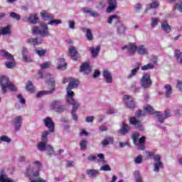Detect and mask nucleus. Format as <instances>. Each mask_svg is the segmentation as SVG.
<instances>
[{
	"instance_id": "37998d69",
	"label": "nucleus",
	"mask_w": 182,
	"mask_h": 182,
	"mask_svg": "<svg viewBox=\"0 0 182 182\" xmlns=\"http://www.w3.org/2000/svg\"><path fill=\"white\" fill-rule=\"evenodd\" d=\"M159 2L157 1H154L150 4H148L146 6V10L145 11V14H147V11H149V9H153L154 8H157V6H159Z\"/></svg>"
},
{
	"instance_id": "8fccbe9b",
	"label": "nucleus",
	"mask_w": 182,
	"mask_h": 182,
	"mask_svg": "<svg viewBox=\"0 0 182 182\" xmlns=\"http://www.w3.org/2000/svg\"><path fill=\"white\" fill-rule=\"evenodd\" d=\"M134 174L135 176L136 182H143L141 180V175H140V172L139 171H136Z\"/></svg>"
},
{
	"instance_id": "4c0bfd02",
	"label": "nucleus",
	"mask_w": 182,
	"mask_h": 182,
	"mask_svg": "<svg viewBox=\"0 0 182 182\" xmlns=\"http://www.w3.org/2000/svg\"><path fill=\"white\" fill-rule=\"evenodd\" d=\"M129 130H130V127H129L126 123L122 122L121 129L119 130V133L125 134V133H129Z\"/></svg>"
},
{
	"instance_id": "9d476101",
	"label": "nucleus",
	"mask_w": 182,
	"mask_h": 182,
	"mask_svg": "<svg viewBox=\"0 0 182 182\" xmlns=\"http://www.w3.org/2000/svg\"><path fill=\"white\" fill-rule=\"evenodd\" d=\"M68 105H71L73 106V109L71 114L73 116V120L75 122H77V115L76 114V112L77 109H79V106H80V103L76 100H70V101H66Z\"/></svg>"
},
{
	"instance_id": "ea45409f",
	"label": "nucleus",
	"mask_w": 182,
	"mask_h": 182,
	"mask_svg": "<svg viewBox=\"0 0 182 182\" xmlns=\"http://www.w3.org/2000/svg\"><path fill=\"white\" fill-rule=\"evenodd\" d=\"M115 27H117V31L119 34H123L126 32V27L123 23H119Z\"/></svg>"
},
{
	"instance_id": "6ab92c4d",
	"label": "nucleus",
	"mask_w": 182,
	"mask_h": 182,
	"mask_svg": "<svg viewBox=\"0 0 182 182\" xmlns=\"http://www.w3.org/2000/svg\"><path fill=\"white\" fill-rule=\"evenodd\" d=\"M102 76L106 83H113V75L110 71L108 70H104L102 72Z\"/></svg>"
},
{
	"instance_id": "7ed1b4c3",
	"label": "nucleus",
	"mask_w": 182,
	"mask_h": 182,
	"mask_svg": "<svg viewBox=\"0 0 182 182\" xmlns=\"http://www.w3.org/2000/svg\"><path fill=\"white\" fill-rule=\"evenodd\" d=\"M0 86L3 93H6L8 90L10 92H16V86L9 82V78L5 75H0Z\"/></svg>"
},
{
	"instance_id": "2eb2a0df",
	"label": "nucleus",
	"mask_w": 182,
	"mask_h": 182,
	"mask_svg": "<svg viewBox=\"0 0 182 182\" xmlns=\"http://www.w3.org/2000/svg\"><path fill=\"white\" fill-rule=\"evenodd\" d=\"M97 157L99 158L97 159ZM88 161H97L98 163H105V155L103 154H99L97 156L95 155H90L87 157Z\"/></svg>"
},
{
	"instance_id": "b1692460",
	"label": "nucleus",
	"mask_w": 182,
	"mask_h": 182,
	"mask_svg": "<svg viewBox=\"0 0 182 182\" xmlns=\"http://www.w3.org/2000/svg\"><path fill=\"white\" fill-rule=\"evenodd\" d=\"M21 53L23 55V60H24V62H32V59L31 58V56H29L28 49L26 47L22 48Z\"/></svg>"
},
{
	"instance_id": "338daca9",
	"label": "nucleus",
	"mask_w": 182,
	"mask_h": 182,
	"mask_svg": "<svg viewBox=\"0 0 182 182\" xmlns=\"http://www.w3.org/2000/svg\"><path fill=\"white\" fill-rule=\"evenodd\" d=\"M151 62H152L153 65H157V56L151 55Z\"/></svg>"
},
{
	"instance_id": "c03bdc74",
	"label": "nucleus",
	"mask_w": 182,
	"mask_h": 182,
	"mask_svg": "<svg viewBox=\"0 0 182 182\" xmlns=\"http://www.w3.org/2000/svg\"><path fill=\"white\" fill-rule=\"evenodd\" d=\"M28 21L33 24L38 23V21H39V18L36 16L35 14H31L28 17Z\"/></svg>"
},
{
	"instance_id": "e433bc0d",
	"label": "nucleus",
	"mask_w": 182,
	"mask_h": 182,
	"mask_svg": "<svg viewBox=\"0 0 182 182\" xmlns=\"http://www.w3.org/2000/svg\"><path fill=\"white\" fill-rule=\"evenodd\" d=\"M58 62L59 63L58 65V69H59V70H65L66 69V66L68 65V64L65 63V58H59Z\"/></svg>"
},
{
	"instance_id": "a19ab883",
	"label": "nucleus",
	"mask_w": 182,
	"mask_h": 182,
	"mask_svg": "<svg viewBox=\"0 0 182 182\" xmlns=\"http://www.w3.org/2000/svg\"><path fill=\"white\" fill-rule=\"evenodd\" d=\"M165 87V97H169L172 93L171 85L167 84L164 86Z\"/></svg>"
},
{
	"instance_id": "4d7b16f0",
	"label": "nucleus",
	"mask_w": 182,
	"mask_h": 182,
	"mask_svg": "<svg viewBox=\"0 0 182 182\" xmlns=\"http://www.w3.org/2000/svg\"><path fill=\"white\" fill-rule=\"evenodd\" d=\"M0 141H4L5 143H9L11 141V138L8 136L3 135L0 137Z\"/></svg>"
},
{
	"instance_id": "4be33fe9",
	"label": "nucleus",
	"mask_w": 182,
	"mask_h": 182,
	"mask_svg": "<svg viewBox=\"0 0 182 182\" xmlns=\"http://www.w3.org/2000/svg\"><path fill=\"white\" fill-rule=\"evenodd\" d=\"M0 182H15V181L8 177L4 169L0 170Z\"/></svg>"
},
{
	"instance_id": "f3484780",
	"label": "nucleus",
	"mask_w": 182,
	"mask_h": 182,
	"mask_svg": "<svg viewBox=\"0 0 182 182\" xmlns=\"http://www.w3.org/2000/svg\"><path fill=\"white\" fill-rule=\"evenodd\" d=\"M22 117L18 116L14 118L13 119V124L15 127L16 132H19L21 127H22Z\"/></svg>"
},
{
	"instance_id": "4468645a",
	"label": "nucleus",
	"mask_w": 182,
	"mask_h": 182,
	"mask_svg": "<svg viewBox=\"0 0 182 182\" xmlns=\"http://www.w3.org/2000/svg\"><path fill=\"white\" fill-rule=\"evenodd\" d=\"M108 6L106 9L107 14H112L114 11L117 9V0H108Z\"/></svg>"
},
{
	"instance_id": "c85d7f7f",
	"label": "nucleus",
	"mask_w": 182,
	"mask_h": 182,
	"mask_svg": "<svg viewBox=\"0 0 182 182\" xmlns=\"http://www.w3.org/2000/svg\"><path fill=\"white\" fill-rule=\"evenodd\" d=\"M136 52L139 55H149V50L144 46H136Z\"/></svg>"
},
{
	"instance_id": "e2e57ef3",
	"label": "nucleus",
	"mask_w": 182,
	"mask_h": 182,
	"mask_svg": "<svg viewBox=\"0 0 182 182\" xmlns=\"http://www.w3.org/2000/svg\"><path fill=\"white\" fill-rule=\"evenodd\" d=\"M17 98L18 99V102H20L21 105H25V103H26V101L24 100L23 97H22V95H17Z\"/></svg>"
},
{
	"instance_id": "f03ea898",
	"label": "nucleus",
	"mask_w": 182,
	"mask_h": 182,
	"mask_svg": "<svg viewBox=\"0 0 182 182\" xmlns=\"http://www.w3.org/2000/svg\"><path fill=\"white\" fill-rule=\"evenodd\" d=\"M32 33L33 35H39L40 36H42V38H49V36H50L49 27L48 26V24L45 23H40V27H33Z\"/></svg>"
},
{
	"instance_id": "3c124183",
	"label": "nucleus",
	"mask_w": 182,
	"mask_h": 182,
	"mask_svg": "<svg viewBox=\"0 0 182 182\" xmlns=\"http://www.w3.org/2000/svg\"><path fill=\"white\" fill-rule=\"evenodd\" d=\"M36 53L41 57L45 56L46 55V50L43 49H36Z\"/></svg>"
},
{
	"instance_id": "393cba45",
	"label": "nucleus",
	"mask_w": 182,
	"mask_h": 182,
	"mask_svg": "<svg viewBox=\"0 0 182 182\" xmlns=\"http://www.w3.org/2000/svg\"><path fill=\"white\" fill-rule=\"evenodd\" d=\"M68 53L70 56H71L72 59H73V60H77V58H79V53H77V50H76V48L70 47Z\"/></svg>"
},
{
	"instance_id": "aec40b11",
	"label": "nucleus",
	"mask_w": 182,
	"mask_h": 182,
	"mask_svg": "<svg viewBox=\"0 0 182 182\" xmlns=\"http://www.w3.org/2000/svg\"><path fill=\"white\" fill-rule=\"evenodd\" d=\"M107 23L111 25L114 23V26L119 25L122 21H120V18L117 15H111L107 19Z\"/></svg>"
},
{
	"instance_id": "473e14b6",
	"label": "nucleus",
	"mask_w": 182,
	"mask_h": 182,
	"mask_svg": "<svg viewBox=\"0 0 182 182\" xmlns=\"http://www.w3.org/2000/svg\"><path fill=\"white\" fill-rule=\"evenodd\" d=\"M82 11H83L84 14H89V16H92V18H99V16H100L99 13L92 11L89 8H84V9H82Z\"/></svg>"
},
{
	"instance_id": "052dcab7",
	"label": "nucleus",
	"mask_w": 182,
	"mask_h": 182,
	"mask_svg": "<svg viewBox=\"0 0 182 182\" xmlns=\"http://www.w3.org/2000/svg\"><path fill=\"white\" fill-rule=\"evenodd\" d=\"M174 9H177L179 12H182V2L179 1L174 6Z\"/></svg>"
},
{
	"instance_id": "680f3d73",
	"label": "nucleus",
	"mask_w": 182,
	"mask_h": 182,
	"mask_svg": "<svg viewBox=\"0 0 182 182\" xmlns=\"http://www.w3.org/2000/svg\"><path fill=\"white\" fill-rule=\"evenodd\" d=\"M5 65L8 69H12V68H15V62H6Z\"/></svg>"
},
{
	"instance_id": "bf43d9fd",
	"label": "nucleus",
	"mask_w": 182,
	"mask_h": 182,
	"mask_svg": "<svg viewBox=\"0 0 182 182\" xmlns=\"http://www.w3.org/2000/svg\"><path fill=\"white\" fill-rule=\"evenodd\" d=\"M143 161V157L141 156H138L134 159L135 164H141Z\"/></svg>"
},
{
	"instance_id": "774afa93",
	"label": "nucleus",
	"mask_w": 182,
	"mask_h": 182,
	"mask_svg": "<svg viewBox=\"0 0 182 182\" xmlns=\"http://www.w3.org/2000/svg\"><path fill=\"white\" fill-rule=\"evenodd\" d=\"M176 87L180 92H182V81L178 80L177 82Z\"/></svg>"
},
{
	"instance_id": "603ef678",
	"label": "nucleus",
	"mask_w": 182,
	"mask_h": 182,
	"mask_svg": "<svg viewBox=\"0 0 182 182\" xmlns=\"http://www.w3.org/2000/svg\"><path fill=\"white\" fill-rule=\"evenodd\" d=\"M46 151L48 152L49 156H52L53 154V147L49 144H47V146H46Z\"/></svg>"
},
{
	"instance_id": "f8f14e48",
	"label": "nucleus",
	"mask_w": 182,
	"mask_h": 182,
	"mask_svg": "<svg viewBox=\"0 0 182 182\" xmlns=\"http://www.w3.org/2000/svg\"><path fill=\"white\" fill-rule=\"evenodd\" d=\"M44 125L46 127H48L49 129L48 131H44L48 132V136L50 134V133H53L55 132V123H53V121H52V119L50 117H46L43 120Z\"/></svg>"
},
{
	"instance_id": "2f4dec72",
	"label": "nucleus",
	"mask_w": 182,
	"mask_h": 182,
	"mask_svg": "<svg viewBox=\"0 0 182 182\" xmlns=\"http://www.w3.org/2000/svg\"><path fill=\"white\" fill-rule=\"evenodd\" d=\"M161 25V28L162 31L166 33H170V32H171V26L168 25V23H167L166 21L162 22Z\"/></svg>"
},
{
	"instance_id": "5fc2aeb1",
	"label": "nucleus",
	"mask_w": 182,
	"mask_h": 182,
	"mask_svg": "<svg viewBox=\"0 0 182 182\" xmlns=\"http://www.w3.org/2000/svg\"><path fill=\"white\" fill-rule=\"evenodd\" d=\"M10 18L16 19V21H19V19H21V16L15 12H11L10 13Z\"/></svg>"
},
{
	"instance_id": "0e129e2a",
	"label": "nucleus",
	"mask_w": 182,
	"mask_h": 182,
	"mask_svg": "<svg viewBox=\"0 0 182 182\" xmlns=\"http://www.w3.org/2000/svg\"><path fill=\"white\" fill-rule=\"evenodd\" d=\"M159 22V18H152L151 19V28H155L157 26Z\"/></svg>"
},
{
	"instance_id": "1a4fd4ad",
	"label": "nucleus",
	"mask_w": 182,
	"mask_h": 182,
	"mask_svg": "<svg viewBox=\"0 0 182 182\" xmlns=\"http://www.w3.org/2000/svg\"><path fill=\"white\" fill-rule=\"evenodd\" d=\"M141 86L144 89H149L151 86V79H150V75L144 73L141 78Z\"/></svg>"
},
{
	"instance_id": "69168bd1",
	"label": "nucleus",
	"mask_w": 182,
	"mask_h": 182,
	"mask_svg": "<svg viewBox=\"0 0 182 182\" xmlns=\"http://www.w3.org/2000/svg\"><path fill=\"white\" fill-rule=\"evenodd\" d=\"M141 116H146V112H143L141 110H138L136 113V117H141Z\"/></svg>"
},
{
	"instance_id": "864d4df0",
	"label": "nucleus",
	"mask_w": 182,
	"mask_h": 182,
	"mask_svg": "<svg viewBox=\"0 0 182 182\" xmlns=\"http://www.w3.org/2000/svg\"><path fill=\"white\" fill-rule=\"evenodd\" d=\"M75 25H76V23L75 22V21L73 20L68 21V27L70 28V29H72L73 31L76 29Z\"/></svg>"
},
{
	"instance_id": "c756f323",
	"label": "nucleus",
	"mask_w": 182,
	"mask_h": 182,
	"mask_svg": "<svg viewBox=\"0 0 182 182\" xmlns=\"http://www.w3.org/2000/svg\"><path fill=\"white\" fill-rule=\"evenodd\" d=\"M89 50L91 52L92 58H97L99 52H100V46H97V47H90Z\"/></svg>"
},
{
	"instance_id": "c9c22d12",
	"label": "nucleus",
	"mask_w": 182,
	"mask_h": 182,
	"mask_svg": "<svg viewBox=\"0 0 182 182\" xmlns=\"http://www.w3.org/2000/svg\"><path fill=\"white\" fill-rule=\"evenodd\" d=\"M28 43H32L34 46H36L37 45H41L42 42H43V40L41 38H28L27 41Z\"/></svg>"
},
{
	"instance_id": "f704fd0d",
	"label": "nucleus",
	"mask_w": 182,
	"mask_h": 182,
	"mask_svg": "<svg viewBox=\"0 0 182 182\" xmlns=\"http://www.w3.org/2000/svg\"><path fill=\"white\" fill-rule=\"evenodd\" d=\"M41 16L44 21H50V19H53V16L46 11L41 12Z\"/></svg>"
},
{
	"instance_id": "ddd939ff",
	"label": "nucleus",
	"mask_w": 182,
	"mask_h": 182,
	"mask_svg": "<svg viewBox=\"0 0 182 182\" xmlns=\"http://www.w3.org/2000/svg\"><path fill=\"white\" fill-rule=\"evenodd\" d=\"M122 50H127L130 56H133L137 52V46L136 44H129L122 48Z\"/></svg>"
},
{
	"instance_id": "39448f33",
	"label": "nucleus",
	"mask_w": 182,
	"mask_h": 182,
	"mask_svg": "<svg viewBox=\"0 0 182 182\" xmlns=\"http://www.w3.org/2000/svg\"><path fill=\"white\" fill-rule=\"evenodd\" d=\"M45 77L46 79L50 80V82L51 85V89L50 90H43V91H39L36 97H43V96H46V95H52L55 92V82H53V80H52L50 74H47L45 75Z\"/></svg>"
},
{
	"instance_id": "a878e982",
	"label": "nucleus",
	"mask_w": 182,
	"mask_h": 182,
	"mask_svg": "<svg viewBox=\"0 0 182 182\" xmlns=\"http://www.w3.org/2000/svg\"><path fill=\"white\" fill-rule=\"evenodd\" d=\"M140 70V63H136V67H135L134 69H132L130 72V73L127 75V79H132L137 75V73Z\"/></svg>"
},
{
	"instance_id": "de8ad7c7",
	"label": "nucleus",
	"mask_w": 182,
	"mask_h": 182,
	"mask_svg": "<svg viewBox=\"0 0 182 182\" xmlns=\"http://www.w3.org/2000/svg\"><path fill=\"white\" fill-rule=\"evenodd\" d=\"M141 70H150L154 69V64L149 63L141 68Z\"/></svg>"
},
{
	"instance_id": "412c9836",
	"label": "nucleus",
	"mask_w": 182,
	"mask_h": 182,
	"mask_svg": "<svg viewBox=\"0 0 182 182\" xmlns=\"http://www.w3.org/2000/svg\"><path fill=\"white\" fill-rule=\"evenodd\" d=\"M80 70L83 73V75H89L92 72V68L89 65V63H84L80 67Z\"/></svg>"
},
{
	"instance_id": "09e8293b",
	"label": "nucleus",
	"mask_w": 182,
	"mask_h": 182,
	"mask_svg": "<svg viewBox=\"0 0 182 182\" xmlns=\"http://www.w3.org/2000/svg\"><path fill=\"white\" fill-rule=\"evenodd\" d=\"M87 146V141L82 139L80 143V147L81 150H86Z\"/></svg>"
},
{
	"instance_id": "5701e85b",
	"label": "nucleus",
	"mask_w": 182,
	"mask_h": 182,
	"mask_svg": "<svg viewBox=\"0 0 182 182\" xmlns=\"http://www.w3.org/2000/svg\"><path fill=\"white\" fill-rule=\"evenodd\" d=\"M85 173L90 178H96V177H97V176H99V174H100V172H99V171H97V169H93V168L92 169H90V168L87 169Z\"/></svg>"
},
{
	"instance_id": "cd10ccee",
	"label": "nucleus",
	"mask_w": 182,
	"mask_h": 182,
	"mask_svg": "<svg viewBox=\"0 0 182 182\" xmlns=\"http://www.w3.org/2000/svg\"><path fill=\"white\" fill-rule=\"evenodd\" d=\"M0 55L7 60H14V55L9 53V52L6 51V50H1Z\"/></svg>"
},
{
	"instance_id": "423d86ee",
	"label": "nucleus",
	"mask_w": 182,
	"mask_h": 182,
	"mask_svg": "<svg viewBox=\"0 0 182 182\" xmlns=\"http://www.w3.org/2000/svg\"><path fill=\"white\" fill-rule=\"evenodd\" d=\"M50 107V109L56 112V113H63V112L66 111V107L62 105L61 100H54L51 102Z\"/></svg>"
},
{
	"instance_id": "72a5a7b5",
	"label": "nucleus",
	"mask_w": 182,
	"mask_h": 182,
	"mask_svg": "<svg viewBox=\"0 0 182 182\" xmlns=\"http://www.w3.org/2000/svg\"><path fill=\"white\" fill-rule=\"evenodd\" d=\"M154 114L157 122H160L161 124L164 123V120L166 119L164 117V114L161 113V112L156 111Z\"/></svg>"
},
{
	"instance_id": "dca6fc26",
	"label": "nucleus",
	"mask_w": 182,
	"mask_h": 182,
	"mask_svg": "<svg viewBox=\"0 0 182 182\" xmlns=\"http://www.w3.org/2000/svg\"><path fill=\"white\" fill-rule=\"evenodd\" d=\"M124 101L126 103L127 107H129V109H134L135 104L132 96L125 95L124 96Z\"/></svg>"
},
{
	"instance_id": "6e6552de",
	"label": "nucleus",
	"mask_w": 182,
	"mask_h": 182,
	"mask_svg": "<svg viewBox=\"0 0 182 182\" xmlns=\"http://www.w3.org/2000/svg\"><path fill=\"white\" fill-rule=\"evenodd\" d=\"M132 140L134 144L138 146V150H144V143L146 141V137L142 136L139 139V133H134L132 134Z\"/></svg>"
},
{
	"instance_id": "9b49d317",
	"label": "nucleus",
	"mask_w": 182,
	"mask_h": 182,
	"mask_svg": "<svg viewBox=\"0 0 182 182\" xmlns=\"http://www.w3.org/2000/svg\"><path fill=\"white\" fill-rule=\"evenodd\" d=\"M155 164H154V171L155 173H159L160 171V168H164V165L163 162H161V156L160 155H155L154 157Z\"/></svg>"
},
{
	"instance_id": "79ce46f5",
	"label": "nucleus",
	"mask_w": 182,
	"mask_h": 182,
	"mask_svg": "<svg viewBox=\"0 0 182 182\" xmlns=\"http://www.w3.org/2000/svg\"><path fill=\"white\" fill-rule=\"evenodd\" d=\"M26 89L28 92H30V93H33V92H35V87L31 81L26 82Z\"/></svg>"
},
{
	"instance_id": "7c9ffc66",
	"label": "nucleus",
	"mask_w": 182,
	"mask_h": 182,
	"mask_svg": "<svg viewBox=\"0 0 182 182\" xmlns=\"http://www.w3.org/2000/svg\"><path fill=\"white\" fill-rule=\"evenodd\" d=\"M82 31L85 33V36L87 41H90L93 39V33H92V31L90 28H82Z\"/></svg>"
},
{
	"instance_id": "f257e3e1",
	"label": "nucleus",
	"mask_w": 182,
	"mask_h": 182,
	"mask_svg": "<svg viewBox=\"0 0 182 182\" xmlns=\"http://www.w3.org/2000/svg\"><path fill=\"white\" fill-rule=\"evenodd\" d=\"M32 164L36 166L37 170L33 171V168L31 166H28L25 172L26 176L29 177L31 182H46V181L39 177V171H41V167H42L41 161H36Z\"/></svg>"
},
{
	"instance_id": "58836bf2",
	"label": "nucleus",
	"mask_w": 182,
	"mask_h": 182,
	"mask_svg": "<svg viewBox=\"0 0 182 182\" xmlns=\"http://www.w3.org/2000/svg\"><path fill=\"white\" fill-rule=\"evenodd\" d=\"M1 35L6 36V35H11V26H6V27L1 28Z\"/></svg>"
},
{
	"instance_id": "a18cd8bd",
	"label": "nucleus",
	"mask_w": 182,
	"mask_h": 182,
	"mask_svg": "<svg viewBox=\"0 0 182 182\" xmlns=\"http://www.w3.org/2000/svg\"><path fill=\"white\" fill-rule=\"evenodd\" d=\"M144 110L145 112H146L147 113H149V114H156V112L157 111H154V109H153V107L150 105H146L144 107Z\"/></svg>"
},
{
	"instance_id": "0eeeda50",
	"label": "nucleus",
	"mask_w": 182,
	"mask_h": 182,
	"mask_svg": "<svg viewBox=\"0 0 182 182\" xmlns=\"http://www.w3.org/2000/svg\"><path fill=\"white\" fill-rule=\"evenodd\" d=\"M48 132H43L41 134V141L38 142L37 144V149L40 151H46V146H48Z\"/></svg>"
},
{
	"instance_id": "a211bd4d",
	"label": "nucleus",
	"mask_w": 182,
	"mask_h": 182,
	"mask_svg": "<svg viewBox=\"0 0 182 182\" xmlns=\"http://www.w3.org/2000/svg\"><path fill=\"white\" fill-rule=\"evenodd\" d=\"M130 124H132L136 127V129H139L141 132L144 130V127H143V124H141V122L137 120L136 117H132L129 119Z\"/></svg>"
},
{
	"instance_id": "13d9d810",
	"label": "nucleus",
	"mask_w": 182,
	"mask_h": 182,
	"mask_svg": "<svg viewBox=\"0 0 182 182\" xmlns=\"http://www.w3.org/2000/svg\"><path fill=\"white\" fill-rule=\"evenodd\" d=\"M62 21L60 20H51L48 21V25H60Z\"/></svg>"
},
{
	"instance_id": "20e7f679",
	"label": "nucleus",
	"mask_w": 182,
	"mask_h": 182,
	"mask_svg": "<svg viewBox=\"0 0 182 182\" xmlns=\"http://www.w3.org/2000/svg\"><path fill=\"white\" fill-rule=\"evenodd\" d=\"M79 86V80L75 78H70L69 81L68 86L67 87V95H66V102H70V100H76L73 98L75 96V92L72 91V89H75Z\"/></svg>"
},
{
	"instance_id": "49530a36",
	"label": "nucleus",
	"mask_w": 182,
	"mask_h": 182,
	"mask_svg": "<svg viewBox=\"0 0 182 182\" xmlns=\"http://www.w3.org/2000/svg\"><path fill=\"white\" fill-rule=\"evenodd\" d=\"M51 63L50 61L45 62L40 65V68L41 70H43L45 69H48V68H50Z\"/></svg>"
},
{
	"instance_id": "bb28decb",
	"label": "nucleus",
	"mask_w": 182,
	"mask_h": 182,
	"mask_svg": "<svg viewBox=\"0 0 182 182\" xmlns=\"http://www.w3.org/2000/svg\"><path fill=\"white\" fill-rule=\"evenodd\" d=\"M114 142V138L113 136H107L102 141L101 144L103 147H106L109 144H113Z\"/></svg>"
},
{
	"instance_id": "6e6d98bb",
	"label": "nucleus",
	"mask_w": 182,
	"mask_h": 182,
	"mask_svg": "<svg viewBox=\"0 0 182 182\" xmlns=\"http://www.w3.org/2000/svg\"><path fill=\"white\" fill-rule=\"evenodd\" d=\"M100 170V171H110L112 170V168H110V166L105 164L101 166Z\"/></svg>"
}]
</instances>
